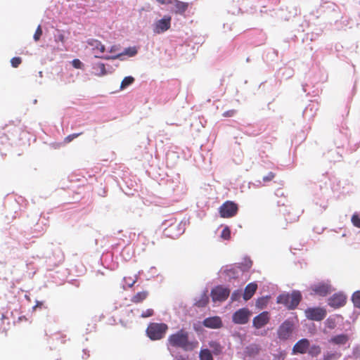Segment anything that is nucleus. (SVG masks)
<instances>
[{"label":"nucleus","instance_id":"b1692460","mask_svg":"<svg viewBox=\"0 0 360 360\" xmlns=\"http://www.w3.org/2000/svg\"><path fill=\"white\" fill-rule=\"evenodd\" d=\"M209 347L214 355H219L222 353L223 347L217 341H211L209 342Z\"/></svg>","mask_w":360,"mask_h":360},{"label":"nucleus","instance_id":"f704fd0d","mask_svg":"<svg viewBox=\"0 0 360 360\" xmlns=\"http://www.w3.org/2000/svg\"><path fill=\"white\" fill-rule=\"evenodd\" d=\"M22 63V59L20 57H14L11 60V65L13 68H18Z\"/></svg>","mask_w":360,"mask_h":360},{"label":"nucleus","instance_id":"bb28decb","mask_svg":"<svg viewBox=\"0 0 360 360\" xmlns=\"http://www.w3.org/2000/svg\"><path fill=\"white\" fill-rule=\"evenodd\" d=\"M309 354L312 356H317L321 354V349L319 345H312L309 347Z\"/></svg>","mask_w":360,"mask_h":360},{"label":"nucleus","instance_id":"a19ab883","mask_svg":"<svg viewBox=\"0 0 360 360\" xmlns=\"http://www.w3.org/2000/svg\"><path fill=\"white\" fill-rule=\"evenodd\" d=\"M56 41H60L62 43H64L65 41V36L62 33H59L58 36L56 37L55 39Z\"/></svg>","mask_w":360,"mask_h":360},{"label":"nucleus","instance_id":"dca6fc26","mask_svg":"<svg viewBox=\"0 0 360 360\" xmlns=\"http://www.w3.org/2000/svg\"><path fill=\"white\" fill-rule=\"evenodd\" d=\"M173 11L176 14H183L187 10L188 4L178 0L172 1Z\"/></svg>","mask_w":360,"mask_h":360},{"label":"nucleus","instance_id":"58836bf2","mask_svg":"<svg viewBox=\"0 0 360 360\" xmlns=\"http://www.w3.org/2000/svg\"><path fill=\"white\" fill-rule=\"evenodd\" d=\"M153 313H154V311L152 309H148L146 311H143V313L141 314V317H143V318L150 317L153 315Z\"/></svg>","mask_w":360,"mask_h":360},{"label":"nucleus","instance_id":"2f4dec72","mask_svg":"<svg viewBox=\"0 0 360 360\" xmlns=\"http://www.w3.org/2000/svg\"><path fill=\"white\" fill-rule=\"evenodd\" d=\"M82 134H83V132L70 134L65 138L64 142L65 143H68L71 142L72 140H74L75 139H76L78 136H79L80 135H82Z\"/></svg>","mask_w":360,"mask_h":360},{"label":"nucleus","instance_id":"f03ea898","mask_svg":"<svg viewBox=\"0 0 360 360\" xmlns=\"http://www.w3.org/2000/svg\"><path fill=\"white\" fill-rule=\"evenodd\" d=\"M302 300L299 291H293L291 294H281L277 297V303L284 304L288 309H295Z\"/></svg>","mask_w":360,"mask_h":360},{"label":"nucleus","instance_id":"72a5a7b5","mask_svg":"<svg viewBox=\"0 0 360 360\" xmlns=\"http://www.w3.org/2000/svg\"><path fill=\"white\" fill-rule=\"evenodd\" d=\"M351 221L354 226L360 228V217L357 214L352 215Z\"/></svg>","mask_w":360,"mask_h":360},{"label":"nucleus","instance_id":"4468645a","mask_svg":"<svg viewBox=\"0 0 360 360\" xmlns=\"http://www.w3.org/2000/svg\"><path fill=\"white\" fill-rule=\"evenodd\" d=\"M309 347V341L307 339H302L294 345L292 348L293 353L304 354Z\"/></svg>","mask_w":360,"mask_h":360},{"label":"nucleus","instance_id":"f3484780","mask_svg":"<svg viewBox=\"0 0 360 360\" xmlns=\"http://www.w3.org/2000/svg\"><path fill=\"white\" fill-rule=\"evenodd\" d=\"M137 53V50L136 47H129L127 49H125L123 53L117 54L115 56H106L104 58L105 60H115L117 58H119L120 56L127 55L128 56L132 57L134 56Z\"/></svg>","mask_w":360,"mask_h":360},{"label":"nucleus","instance_id":"20e7f679","mask_svg":"<svg viewBox=\"0 0 360 360\" xmlns=\"http://www.w3.org/2000/svg\"><path fill=\"white\" fill-rule=\"evenodd\" d=\"M238 206L233 201L224 202L219 208V215L222 218H231L236 215Z\"/></svg>","mask_w":360,"mask_h":360},{"label":"nucleus","instance_id":"6e6552de","mask_svg":"<svg viewBox=\"0 0 360 360\" xmlns=\"http://www.w3.org/2000/svg\"><path fill=\"white\" fill-rule=\"evenodd\" d=\"M230 294V290L221 285H218L213 288L211 291V297L213 302H224Z\"/></svg>","mask_w":360,"mask_h":360},{"label":"nucleus","instance_id":"aec40b11","mask_svg":"<svg viewBox=\"0 0 360 360\" xmlns=\"http://www.w3.org/2000/svg\"><path fill=\"white\" fill-rule=\"evenodd\" d=\"M238 269L242 272L248 271L252 266V261L249 257H244L242 262L236 264Z\"/></svg>","mask_w":360,"mask_h":360},{"label":"nucleus","instance_id":"ddd939ff","mask_svg":"<svg viewBox=\"0 0 360 360\" xmlns=\"http://www.w3.org/2000/svg\"><path fill=\"white\" fill-rule=\"evenodd\" d=\"M87 43L92 47L93 50L96 53V55H95L96 58L105 59L104 58L105 56H102V54L105 51V45H103L100 41L94 39L88 40Z\"/></svg>","mask_w":360,"mask_h":360},{"label":"nucleus","instance_id":"c85d7f7f","mask_svg":"<svg viewBox=\"0 0 360 360\" xmlns=\"http://www.w3.org/2000/svg\"><path fill=\"white\" fill-rule=\"evenodd\" d=\"M354 305L356 307L360 308V290L355 292L352 297Z\"/></svg>","mask_w":360,"mask_h":360},{"label":"nucleus","instance_id":"473e14b6","mask_svg":"<svg viewBox=\"0 0 360 360\" xmlns=\"http://www.w3.org/2000/svg\"><path fill=\"white\" fill-rule=\"evenodd\" d=\"M42 35V29L41 25H39L35 31V33L34 34L33 38L35 41H37L40 39Z\"/></svg>","mask_w":360,"mask_h":360},{"label":"nucleus","instance_id":"a878e982","mask_svg":"<svg viewBox=\"0 0 360 360\" xmlns=\"http://www.w3.org/2000/svg\"><path fill=\"white\" fill-rule=\"evenodd\" d=\"M134 82V78L131 76L125 77L121 82L120 89H124L131 85Z\"/></svg>","mask_w":360,"mask_h":360},{"label":"nucleus","instance_id":"2eb2a0df","mask_svg":"<svg viewBox=\"0 0 360 360\" xmlns=\"http://www.w3.org/2000/svg\"><path fill=\"white\" fill-rule=\"evenodd\" d=\"M203 325L209 328H220L222 326V321L219 316H213L205 319Z\"/></svg>","mask_w":360,"mask_h":360},{"label":"nucleus","instance_id":"9d476101","mask_svg":"<svg viewBox=\"0 0 360 360\" xmlns=\"http://www.w3.org/2000/svg\"><path fill=\"white\" fill-rule=\"evenodd\" d=\"M171 20L170 16L165 15L163 18L157 21L155 25L154 32L160 34L168 30L171 26Z\"/></svg>","mask_w":360,"mask_h":360},{"label":"nucleus","instance_id":"6ab92c4d","mask_svg":"<svg viewBox=\"0 0 360 360\" xmlns=\"http://www.w3.org/2000/svg\"><path fill=\"white\" fill-rule=\"evenodd\" d=\"M257 285L255 283H250L245 288L243 298L245 300H250L255 293Z\"/></svg>","mask_w":360,"mask_h":360},{"label":"nucleus","instance_id":"4c0bfd02","mask_svg":"<svg viewBox=\"0 0 360 360\" xmlns=\"http://www.w3.org/2000/svg\"><path fill=\"white\" fill-rule=\"evenodd\" d=\"M72 66L77 69L82 68L83 64L79 59H74L72 61Z\"/></svg>","mask_w":360,"mask_h":360},{"label":"nucleus","instance_id":"a211bd4d","mask_svg":"<svg viewBox=\"0 0 360 360\" xmlns=\"http://www.w3.org/2000/svg\"><path fill=\"white\" fill-rule=\"evenodd\" d=\"M349 341V336L346 334H340L332 337L329 342L335 345H344Z\"/></svg>","mask_w":360,"mask_h":360},{"label":"nucleus","instance_id":"4be33fe9","mask_svg":"<svg viewBox=\"0 0 360 360\" xmlns=\"http://www.w3.org/2000/svg\"><path fill=\"white\" fill-rule=\"evenodd\" d=\"M238 270L239 269L237 267L236 264H234L230 266V268L226 269L224 271V273L230 279L237 278L238 277Z\"/></svg>","mask_w":360,"mask_h":360},{"label":"nucleus","instance_id":"423d86ee","mask_svg":"<svg viewBox=\"0 0 360 360\" xmlns=\"http://www.w3.org/2000/svg\"><path fill=\"white\" fill-rule=\"evenodd\" d=\"M307 319L316 321H321L325 319L327 311L322 307H309L304 311Z\"/></svg>","mask_w":360,"mask_h":360},{"label":"nucleus","instance_id":"1a4fd4ad","mask_svg":"<svg viewBox=\"0 0 360 360\" xmlns=\"http://www.w3.org/2000/svg\"><path fill=\"white\" fill-rule=\"evenodd\" d=\"M250 315L251 312L248 308H242L233 314L232 321L236 324L243 325L248 322Z\"/></svg>","mask_w":360,"mask_h":360},{"label":"nucleus","instance_id":"c03bdc74","mask_svg":"<svg viewBox=\"0 0 360 360\" xmlns=\"http://www.w3.org/2000/svg\"><path fill=\"white\" fill-rule=\"evenodd\" d=\"M116 50H117V47H116V46H112L110 48V52L112 53V52H115Z\"/></svg>","mask_w":360,"mask_h":360},{"label":"nucleus","instance_id":"f257e3e1","mask_svg":"<svg viewBox=\"0 0 360 360\" xmlns=\"http://www.w3.org/2000/svg\"><path fill=\"white\" fill-rule=\"evenodd\" d=\"M168 342L171 346L181 348L184 351H193L198 346L197 340H189L188 333L184 329L169 335Z\"/></svg>","mask_w":360,"mask_h":360},{"label":"nucleus","instance_id":"39448f33","mask_svg":"<svg viewBox=\"0 0 360 360\" xmlns=\"http://www.w3.org/2000/svg\"><path fill=\"white\" fill-rule=\"evenodd\" d=\"M311 294L321 297H326L332 292V287L329 282H319L310 286Z\"/></svg>","mask_w":360,"mask_h":360},{"label":"nucleus","instance_id":"412c9836","mask_svg":"<svg viewBox=\"0 0 360 360\" xmlns=\"http://www.w3.org/2000/svg\"><path fill=\"white\" fill-rule=\"evenodd\" d=\"M209 302V297L207 294V292H203L200 295V296L198 298H196L195 300V306L198 307H205Z\"/></svg>","mask_w":360,"mask_h":360},{"label":"nucleus","instance_id":"c756f323","mask_svg":"<svg viewBox=\"0 0 360 360\" xmlns=\"http://www.w3.org/2000/svg\"><path fill=\"white\" fill-rule=\"evenodd\" d=\"M340 356V354L328 352L323 355V360H336Z\"/></svg>","mask_w":360,"mask_h":360},{"label":"nucleus","instance_id":"c9c22d12","mask_svg":"<svg viewBox=\"0 0 360 360\" xmlns=\"http://www.w3.org/2000/svg\"><path fill=\"white\" fill-rule=\"evenodd\" d=\"M275 176H276L275 173L270 172L269 173H268L267 175H266L263 177L262 180L264 183H267V182L272 181L275 178Z\"/></svg>","mask_w":360,"mask_h":360},{"label":"nucleus","instance_id":"9b49d317","mask_svg":"<svg viewBox=\"0 0 360 360\" xmlns=\"http://www.w3.org/2000/svg\"><path fill=\"white\" fill-rule=\"evenodd\" d=\"M347 298L342 293H335L328 300L329 306L333 308H340L346 304Z\"/></svg>","mask_w":360,"mask_h":360},{"label":"nucleus","instance_id":"393cba45","mask_svg":"<svg viewBox=\"0 0 360 360\" xmlns=\"http://www.w3.org/2000/svg\"><path fill=\"white\" fill-rule=\"evenodd\" d=\"M200 360H213L210 351L207 349H201L199 354Z\"/></svg>","mask_w":360,"mask_h":360},{"label":"nucleus","instance_id":"cd10ccee","mask_svg":"<svg viewBox=\"0 0 360 360\" xmlns=\"http://www.w3.org/2000/svg\"><path fill=\"white\" fill-rule=\"evenodd\" d=\"M94 68L98 72L97 75L99 76H103L107 73L105 64L102 63L96 64Z\"/></svg>","mask_w":360,"mask_h":360},{"label":"nucleus","instance_id":"37998d69","mask_svg":"<svg viewBox=\"0 0 360 360\" xmlns=\"http://www.w3.org/2000/svg\"><path fill=\"white\" fill-rule=\"evenodd\" d=\"M250 348L252 349L253 352H255L256 353H257L259 351V348L256 345L252 346Z\"/></svg>","mask_w":360,"mask_h":360},{"label":"nucleus","instance_id":"e433bc0d","mask_svg":"<svg viewBox=\"0 0 360 360\" xmlns=\"http://www.w3.org/2000/svg\"><path fill=\"white\" fill-rule=\"evenodd\" d=\"M241 297V291L240 290H235L233 292L232 295H231V300L233 302V301H238L239 300V299Z\"/></svg>","mask_w":360,"mask_h":360},{"label":"nucleus","instance_id":"7c9ffc66","mask_svg":"<svg viewBox=\"0 0 360 360\" xmlns=\"http://www.w3.org/2000/svg\"><path fill=\"white\" fill-rule=\"evenodd\" d=\"M221 238L224 240H229L231 238V231L228 226L224 228L221 233Z\"/></svg>","mask_w":360,"mask_h":360},{"label":"nucleus","instance_id":"ea45409f","mask_svg":"<svg viewBox=\"0 0 360 360\" xmlns=\"http://www.w3.org/2000/svg\"><path fill=\"white\" fill-rule=\"evenodd\" d=\"M235 110H229L223 113V116L226 117H233L236 114Z\"/></svg>","mask_w":360,"mask_h":360},{"label":"nucleus","instance_id":"79ce46f5","mask_svg":"<svg viewBox=\"0 0 360 360\" xmlns=\"http://www.w3.org/2000/svg\"><path fill=\"white\" fill-rule=\"evenodd\" d=\"M158 3L161 4H172V0H156Z\"/></svg>","mask_w":360,"mask_h":360},{"label":"nucleus","instance_id":"a18cd8bd","mask_svg":"<svg viewBox=\"0 0 360 360\" xmlns=\"http://www.w3.org/2000/svg\"><path fill=\"white\" fill-rule=\"evenodd\" d=\"M177 360H185V359H183V358H179V359H178Z\"/></svg>","mask_w":360,"mask_h":360},{"label":"nucleus","instance_id":"7ed1b4c3","mask_svg":"<svg viewBox=\"0 0 360 360\" xmlns=\"http://www.w3.org/2000/svg\"><path fill=\"white\" fill-rule=\"evenodd\" d=\"M168 326L163 323H150L147 329L146 333L148 338L152 340H158L164 338Z\"/></svg>","mask_w":360,"mask_h":360},{"label":"nucleus","instance_id":"f8f14e48","mask_svg":"<svg viewBox=\"0 0 360 360\" xmlns=\"http://www.w3.org/2000/svg\"><path fill=\"white\" fill-rule=\"evenodd\" d=\"M269 313L268 311H263L253 319L252 325L255 328L259 329L266 326L269 322Z\"/></svg>","mask_w":360,"mask_h":360},{"label":"nucleus","instance_id":"5701e85b","mask_svg":"<svg viewBox=\"0 0 360 360\" xmlns=\"http://www.w3.org/2000/svg\"><path fill=\"white\" fill-rule=\"evenodd\" d=\"M148 296V292L147 290L139 292L131 297V301L133 303L138 304V303L143 302L144 300H146Z\"/></svg>","mask_w":360,"mask_h":360},{"label":"nucleus","instance_id":"0eeeda50","mask_svg":"<svg viewBox=\"0 0 360 360\" xmlns=\"http://www.w3.org/2000/svg\"><path fill=\"white\" fill-rule=\"evenodd\" d=\"M294 329V324L290 320H285L278 328L277 331L278 338L281 340H286L290 338Z\"/></svg>","mask_w":360,"mask_h":360}]
</instances>
